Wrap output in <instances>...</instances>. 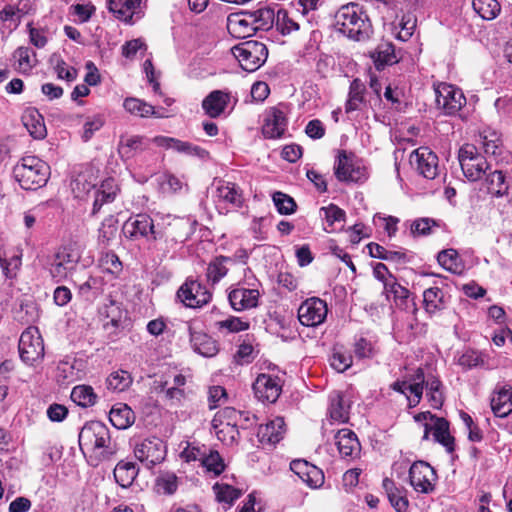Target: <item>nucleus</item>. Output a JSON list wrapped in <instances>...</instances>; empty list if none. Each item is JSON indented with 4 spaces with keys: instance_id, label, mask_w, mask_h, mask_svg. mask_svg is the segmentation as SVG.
I'll return each mask as SVG.
<instances>
[{
    "instance_id": "58836bf2",
    "label": "nucleus",
    "mask_w": 512,
    "mask_h": 512,
    "mask_svg": "<svg viewBox=\"0 0 512 512\" xmlns=\"http://www.w3.org/2000/svg\"><path fill=\"white\" fill-rule=\"evenodd\" d=\"M369 255L373 258L393 262L396 264H406L409 259L403 250H388L385 247L371 242L367 245Z\"/></svg>"
},
{
    "instance_id": "79ce46f5",
    "label": "nucleus",
    "mask_w": 512,
    "mask_h": 512,
    "mask_svg": "<svg viewBox=\"0 0 512 512\" xmlns=\"http://www.w3.org/2000/svg\"><path fill=\"white\" fill-rule=\"evenodd\" d=\"M423 304L427 313L434 314L446 306L444 292L438 287H431L423 292Z\"/></svg>"
},
{
    "instance_id": "09e8293b",
    "label": "nucleus",
    "mask_w": 512,
    "mask_h": 512,
    "mask_svg": "<svg viewBox=\"0 0 512 512\" xmlns=\"http://www.w3.org/2000/svg\"><path fill=\"white\" fill-rule=\"evenodd\" d=\"M474 11L484 20L495 19L500 11L501 5L497 0H473Z\"/></svg>"
},
{
    "instance_id": "ea45409f",
    "label": "nucleus",
    "mask_w": 512,
    "mask_h": 512,
    "mask_svg": "<svg viewBox=\"0 0 512 512\" xmlns=\"http://www.w3.org/2000/svg\"><path fill=\"white\" fill-rule=\"evenodd\" d=\"M139 473V468L131 461H120L114 468L115 481L123 488L130 487Z\"/></svg>"
},
{
    "instance_id": "7c9ffc66",
    "label": "nucleus",
    "mask_w": 512,
    "mask_h": 512,
    "mask_svg": "<svg viewBox=\"0 0 512 512\" xmlns=\"http://www.w3.org/2000/svg\"><path fill=\"white\" fill-rule=\"evenodd\" d=\"M99 316L103 321L104 328L108 329L110 326L118 328L125 316V311L120 303L109 299L99 308Z\"/></svg>"
},
{
    "instance_id": "2eb2a0df",
    "label": "nucleus",
    "mask_w": 512,
    "mask_h": 512,
    "mask_svg": "<svg viewBox=\"0 0 512 512\" xmlns=\"http://www.w3.org/2000/svg\"><path fill=\"white\" fill-rule=\"evenodd\" d=\"M327 313V303L318 297H311L300 305L298 319L304 326L316 327L325 321Z\"/></svg>"
},
{
    "instance_id": "0eeeda50",
    "label": "nucleus",
    "mask_w": 512,
    "mask_h": 512,
    "mask_svg": "<svg viewBox=\"0 0 512 512\" xmlns=\"http://www.w3.org/2000/svg\"><path fill=\"white\" fill-rule=\"evenodd\" d=\"M123 233L130 239L144 238L154 243L162 240L160 223L155 224L150 215L145 213L130 217L123 225Z\"/></svg>"
},
{
    "instance_id": "cd10ccee",
    "label": "nucleus",
    "mask_w": 512,
    "mask_h": 512,
    "mask_svg": "<svg viewBox=\"0 0 512 512\" xmlns=\"http://www.w3.org/2000/svg\"><path fill=\"white\" fill-rule=\"evenodd\" d=\"M285 422L281 417L269 421L264 425H260L257 431V437L261 444L274 446L282 440L285 434Z\"/></svg>"
},
{
    "instance_id": "0e129e2a",
    "label": "nucleus",
    "mask_w": 512,
    "mask_h": 512,
    "mask_svg": "<svg viewBox=\"0 0 512 512\" xmlns=\"http://www.w3.org/2000/svg\"><path fill=\"white\" fill-rule=\"evenodd\" d=\"M21 19V10L14 5H6L0 10V20L4 23H9V29H15L18 27Z\"/></svg>"
},
{
    "instance_id": "a211bd4d",
    "label": "nucleus",
    "mask_w": 512,
    "mask_h": 512,
    "mask_svg": "<svg viewBox=\"0 0 512 512\" xmlns=\"http://www.w3.org/2000/svg\"><path fill=\"white\" fill-rule=\"evenodd\" d=\"M215 202L218 207L238 209L244 202L240 187L229 181H219L215 190Z\"/></svg>"
},
{
    "instance_id": "20e7f679",
    "label": "nucleus",
    "mask_w": 512,
    "mask_h": 512,
    "mask_svg": "<svg viewBox=\"0 0 512 512\" xmlns=\"http://www.w3.org/2000/svg\"><path fill=\"white\" fill-rule=\"evenodd\" d=\"M197 220L191 217L167 216L160 224L164 252L174 251L178 245L186 242L195 232Z\"/></svg>"
},
{
    "instance_id": "bf43d9fd",
    "label": "nucleus",
    "mask_w": 512,
    "mask_h": 512,
    "mask_svg": "<svg viewBox=\"0 0 512 512\" xmlns=\"http://www.w3.org/2000/svg\"><path fill=\"white\" fill-rule=\"evenodd\" d=\"M214 430L217 438L226 445L235 443L239 436L236 423L221 422L219 425L217 424V429Z\"/></svg>"
},
{
    "instance_id": "f3484780",
    "label": "nucleus",
    "mask_w": 512,
    "mask_h": 512,
    "mask_svg": "<svg viewBox=\"0 0 512 512\" xmlns=\"http://www.w3.org/2000/svg\"><path fill=\"white\" fill-rule=\"evenodd\" d=\"M255 397L265 403H274L279 398L282 386L278 377L260 374L253 383Z\"/></svg>"
},
{
    "instance_id": "f8f14e48",
    "label": "nucleus",
    "mask_w": 512,
    "mask_h": 512,
    "mask_svg": "<svg viewBox=\"0 0 512 512\" xmlns=\"http://www.w3.org/2000/svg\"><path fill=\"white\" fill-rule=\"evenodd\" d=\"M436 104L446 115H455L466 104L462 90L454 85L441 83L435 89Z\"/></svg>"
},
{
    "instance_id": "4468645a",
    "label": "nucleus",
    "mask_w": 512,
    "mask_h": 512,
    "mask_svg": "<svg viewBox=\"0 0 512 512\" xmlns=\"http://www.w3.org/2000/svg\"><path fill=\"white\" fill-rule=\"evenodd\" d=\"M177 297L186 307L200 308L210 302L212 294L200 282L188 279L177 291Z\"/></svg>"
},
{
    "instance_id": "49530a36",
    "label": "nucleus",
    "mask_w": 512,
    "mask_h": 512,
    "mask_svg": "<svg viewBox=\"0 0 512 512\" xmlns=\"http://www.w3.org/2000/svg\"><path fill=\"white\" fill-rule=\"evenodd\" d=\"M71 400L81 407H90L96 403L97 395L89 385H77L71 391Z\"/></svg>"
},
{
    "instance_id": "6ab92c4d",
    "label": "nucleus",
    "mask_w": 512,
    "mask_h": 512,
    "mask_svg": "<svg viewBox=\"0 0 512 512\" xmlns=\"http://www.w3.org/2000/svg\"><path fill=\"white\" fill-rule=\"evenodd\" d=\"M142 0H108V10L118 20L133 24L143 16Z\"/></svg>"
},
{
    "instance_id": "8fccbe9b",
    "label": "nucleus",
    "mask_w": 512,
    "mask_h": 512,
    "mask_svg": "<svg viewBox=\"0 0 512 512\" xmlns=\"http://www.w3.org/2000/svg\"><path fill=\"white\" fill-rule=\"evenodd\" d=\"M124 109L132 115L139 117H149L155 114L152 105L138 98H126L123 102Z\"/></svg>"
},
{
    "instance_id": "e433bc0d",
    "label": "nucleus",
    "mask_w": 512,
    "mask_h": 512,
    "mask_svg": "<svg viewBox=\"0 0 512 512\" xmlns=\"http://www.w3.org/2000/svg\"><path fill=\"white\" fill-rule=\"evenodd\" d=\"M118 192V185L113 178H107L102 181L100 187L96 191L93 203V214L97 213L105 203L112 202Z\"/></svg>"
},
{
    "instance_id": "ddd939ff",
    "label": "nucleus",
    "mask_w": 512,
    "mask_h": 512,
    "mask_svg": "<svg viewBox=\"0 0 512 512\" xmlns=\"http://www.w3.org/2000/svg\"><path fill=\"white\" fill-rule=\"evenodd\" d=\"M412 168L426 179H435L439 173L437 155L428 147H419L410 154Z\"/></svg>"
},
{
    "instance_id": "864d4df0",
    "label": "nucleus",
    "mask_w": 512,
    "mask_h": 512,
    "mask_svg": "<svg viewBox=\"0 0 512 512\" xmlns=\"http://www.w3.org/2000/svg\"><path fill=\"white\" fill-rule=\"evenodd\" d=\"M427 397L432 408L440 409L444 403L442 383L436 377H431L426 381Z\"/></svg>"
},
{
    "instance_id": "774afa93",
    "label": "nucleus",
    "mask_w": 512,
    "mask_h": 512,
    "mask_svg": "<svg viewBox=\"0 0 512 512\" xmlns=\"http://www.w3.org/2000/svg\"><path fill=\"white\" fill-rule=\"evenodd\" d=\"M277 29L281 34L287 35L299 29V24L292 19L286 11H279L276 19Z\"/></svg>"
},
{
    "instance_id": "e2e57ef3",
    "label": "nucleus",
    "mask_w": 512,
    "mask_h": 512,
    "mask_svg": "<svg viewBox=\"0 0 512 512\" xmlns=\"http://www.w3.org/2000/svg\"><path fill=\"white\" fill-rule=\"evenodd\" d=\"M202 465L215 475L221 474L225 468L223 459L217 451H210L209 454L205 453Z\"/></svg>"
},
{
    "instance_id": "5fc2aeb1",
    "label": "nucleus",
    "mask_w": 512,
    "mask_h": 512,
    "mask_svg": "<svg viewBox=\"0 0 512 512\" xmlns=\"http://www.w3.org/2000/svg\"><path fill=\"white\" fill-rule=\"evenodd\" d=\"M35 53L28 47H19L13 53L16 60V70L21 73H29L35 65Z\"/></svg>"
},
{
    "instance_id": "dca6fc26",
    "label": "nucleus",
    "mask_w": 512,
    "mask_h": 512,
    "mask_svg": "<svg viewBox=\"0 0 512 512\" xmlns=\"http://www.w3.org/2000/svg\"><path fill=\"white\" fill-rule=\"evenodd\" d=\"M110 440L108 428L100 422H91L85 425L79 434L80 445L94 450L107 448Z\"/></svg>"
},
{
    "instance_id": "f257e3e1",
    "label": "nucleus",
    "mask_w": 512,
    "mask_h": 512,
    "mask_svg": "<svg viewBox=\"0 0 512 512\" xmlns=\"http://www.w3.org/2000/svg\"><path fill=\"white\" fill-rule=\"evenodd\" d=\"M334 26L337 31L356 41L370 37L372 25L368 15L357 3L342 5L334 15Z\"/></svg>"
},
{
    "instance_id": "052dcab7",
    "label": "nucleus",
    "mask_w": 512,
    "mask_h": 512,
    "mask_svg": "<svg viewBox=\"0 0 512 512\" xmlns=\"http://www.w3.org/2000/svg\"><path fill=\"white\" fill-rule=\"evenodd\" d=\"M439 223L432 218H419L410 225V231L413 236H427L432 233L433 227H439Z\"/></svg>"
},
{
    "instance_id": "c85d7f7f",
    "label": "nucleus",
    "mask_w": 512,
    "mask_h": 512,
    "mask_svg": "<svg viewBox=\"0 0 512 512\" xmlns=\"http://www.w3.org/2000/svg\"><path fill=\"white\" fill-rule=\"evenodd\" d=\"M491 408L495 416L507 417L512 412V386H497L491 399Z\"/></svg>"
},
{
    "instance_id": "1a4fd4ad",
    "label": "nucleus",
    "mask_w": 512,
    "mask_h": 512,
    "mask_svg": "<svg viewBox=\"0 0 512 512\" xmlns=\"http://www.w3.org/2000/svg\"><path fill=\"white\" fill-rule=\"evenodd\" d=\"M19 355L27 365H35L44 357V343L36 327H28L19 339Z\"/></svg>"
},
{
    "instance_id": "5701e85b",
    "label": "nucleus",
    "mask_w": 512,
    "mask_h": 512,
    "mask_svg": "<svg viewBox=\"0 0 512 512\" xmlns=\"http://www.w3.org/2000/svg\"><path fill=\"white\" fill-rule=\"evenodd\" d=\"M260 293L257 289L238 286L228 294V300L235 311H244L258 306Z\"/></svg>"
},
{
    "instance_id": "c756f323",
    "label": "nucleus",
    "mask_w": 512,
    "mask_h": 512,
    "mask_svg": "<svg viewBox=\"0 0 512 512\" xmlns=\"http://www.w3.org/2000/svg\"><path fill=\"white\" fill-rule=\"evenodd\" d=\"M336 445L342 458H356L361 446L356 434L350 429H341L335 435Z\"/></svg>"
},
{
    "instance_id": "3c124183",
    "label": "nucleus",
    "mask_w": 512,
    "mask_h": 512,
    "mask_svg": "<svg viewBox=\"0 0 512 512\" xmlns=\"http://www.w3.org/2000/svg\"><path fill=\"white\" fill-rule=\"evenodd\" d=\"M387 294L393 295L395 303L401 308H408V301L410 298V291L399 284L395 277H391V282L386 283L384 289Z\"/></svg>"
},
{
    "instance_id": "13d9d810",
    "label": "nucleus",
    "mask_w": 512,
    "mask_h": 512,
    "mask_svg": "<svg viewBox=\"0 0 512 512\" xmlns=\"http://www.w3.org/2000/svg\"><path fill=\"white\" fill-rule=\"evenodd\" d=\"M457 364L465 370L482 367L485 364L483 354L473 350H465L457 359Z\"/></svg>"
},
{
    "instance_id": "bb28decb",
    "label": "nucleus",
    "mask_w": 512,
    "mask_h": 512,
    "mask_svg": "<svg viewBox=\"0 0 512 512\" xmlns=\"http://www.w3.org/2000/svg\"><path fill=\"white\" fill-rule=\"evenodd\" d=\"M230 102V92L214 90L203 99L202 108L209 117L217 118L225 112Z\"/></svg>"
},
{
    "instance_id": "680f3d73",
    "label": "nucleus",
    "mask_w": 512,
    "mask_h": 512,
    "mask_svg": "<svg viewBox=\"0 0 512 512\" xmlns=\"http://www.w3.org/2000/svg\"><path fill=\"white\" fill-rule=\"evenodd\" d=\"M438 263L447 271L458 272V253L454 249L442 250L437 255Z\"/></svg>"
},
{
    "instance_id": "aec40b11",
    "label": "nucleus",
    "mask_w": 512,
    "mask_h": 512,
    "mask_svg": "<svg viewBox=\"0 0 512 512\" xmlns=\"http://www.w3.org/2000/svg\"><path fill=\"white\" fill-rule=\"evenodd\" d=\"M288 125L285 113L278 107L267 110L262 126V134L267 139L281 138Z\"/></svg>"
},
{
    "instance_id": "39448f33",
    "label": "nucleus",
    "mask_w": 512,
    "mask_h": 512,
    "mask_svg": "<svg viewBox=\"0 0 512 512\" xmlns=\"http://www.w3.org/2000/svg\"><path fill=\"white\" fill-rule=\"evenodd\" d=\"M231 52L247 72L258 70L267 60L268 49L262 42L249 40L232 47Z\"/></svg>"
},
{
    "instance_id": "9b49d317",
    "label": "nucleus",
    "mask_w": 512,
    "mask_h": 512,
    "mask_svg": "<svg viewBox=\"0 0 512 512\" xmlns=\"http://www.w3.org/2000/svg\"><path fill=\"white\" fill-rule=\"evenodd\" d=\"M166 453L164 442L157 437L144 439L134 446L135 457L149 469L160 464L165 459Z\"/></svg>"
},
{
    "instance_id": "69168bd1",
    "label": "nucleus",
    "mask_w": 512,
    "mask_h": 512,
    "mask_svg": "<svg viewBox=\"0 0 512 512\" xmlns=\"http://www.w3.org/2000/svg\"><path fill=\"white\" fill-rule=\"evenodd\" d=\"M156 486L159 492L166 495H172L178 488L177 476L173 473L164 474L157 479Z\"/></svg>"
},
{
    "instance_id": "f03ea898",
    "label": "nucleus",
    "mask_w": 512,
    "mask_h": 512,
    "mask_svg": "<svg viewBox=\"0 0 512 512\" xmlns=\"http://www.w3.org/2000/svg\"><path fill=\"white\" fill-rule=\"evenodd\" d=\"M82 258V248L77 243L58 247L47 259V270L54 282L59 283L73 275Z\"/></svg>"
},
{
    "instance_id": "412c9836",
    "label": "nucleus",
    "mask_w": 512,
    "mask_h": 512,
    "mask_svg": "<svg viewBox=\"0 0 512 512\" xmlns=\"http://www.w3.org/2000/svg\"><path fill=\"white\" fill-rule=\"evenodd\" d=\"M253 21L250 11L231 13L227 17V30L234 38L250 37L256 32Z\"/></svg>"
},
{
    "instance_id": "c03bdc74",
    "label": "nucleus",
    "mask_w": 512,
    "mask_h": 512,
    "mask_svg": "<svg viewBox=\"0 0 512 512\" xmlns=\"http://www.w3.org/2000/svg\"><path fill=\"white\" fill-rule=\"evenodd\" d=\"M365 86L359 79H354L349 88L348 99L345 103V112L351 113L360 109L364 103Z\"/></svg>"
},
{
    "instance_id": "a18cd8bd",
    "label": "nucleus",
    "mask_w": 512,
    "mask_h": 512,
    "mask_svg": "<svg viewBox=\"0 0 512 512\" xmlns=\"http://www.w3.org/2000/svg\"><path fill=\"white\" fill-rule=\"evenodd\" d=\"M487 192L495 197H502L508 193V185L505 182V175L500 170L487 174L485 178Z\"/></svg>"
},
{
    "instance_id": "de8ad7c7",
    "label": "nucleus",
    "mask_w": 512,
    "mask_h": 512,
    "mask_svg": "<svg viewBox=\"0 0 512 512\" xmlns=\"http://www.w3.org/2000/svg\"><path fill=\"white\" fill-rule=\"evenodd\" d=\"M250 14L252 16L253 26L255 28V31L263 30L267 31L269 30L275 21V12L273 9L269 7H261L255 11H250Z\"/></svg>"
},
{
    "instance_id": "4c0bfd02",
    "label": "nucleus",
    "mask_w": 512,
    "mask_h": 512,
    "mask_svg": "<svg viewBox=\"0 0 512 512\" xmlns=\"http://www.w3.org/2000/svg\"><path fill=\"white\" fill-rule=\"evenodd\" d=\"M382 486L388 496L389 502L397 512H407L409 501L404 490L396 487L393 480L385 478Z\"/></svg>"
},
{
    "instance_id": "393cba45",
    "label": "nucleus",
    "mask_w": 512,
    "mask_h": 512,
    "mask_svg": "<svg viewBox=\"0 0 512 512\" xmlns=\"http://www.w3.org/2000/svg\"><path fill=\"white\" fill-rule=\"evenodd\" d=\"M149 148L148 138L140 135L120 136L117 151L120 158L128 161Z\"/></svg>"
},
{
    "instance_id": "4be33fe9",
    "label": "nucleus",
    "mask_w": 512,
    "mask_h": 512,
    "mask_svg": "<svg viewBox=\"0 0 512 512\" xmlns=\"http://www.w3.org/2000/svg\"><path fill=\"white\" fill-rule=\"evenodd\" d=\"M188 333L194 352L208 358L218 354L219 344L210 335L196 331L191 323L188 324Z\"/></svg>"
},
{
    "instance_id": "b1692460",
    "label": "nucleus",
    "mask_w": 512,
    "mask_h": 512,
    "mask_svg": "<svg viewBox=\"0 0 512 512\" xmlns=\"http://www.w3.org/2000/svg\"><path fill=\"white\" fill-rule=\"evenodd\" d=\"M290 468L311 488H318L324 483L323 471L305 460H293Z\"/></svg>"
},
{
    "instance_id": "7ed1b4c3",
    "label": "nucleus",
    "mask_w": 512,
    "mask_h": 512,
    "mask_svg": "<svg viewBox=\"0 0 512 512\" xmlns=\"http://www.w3.org/2000/svg\"><path fill=\"white\" fill-rule=\"evenodd\" d=\"M13 176L24 190L43 187L50 176V167L36 156H25L14 166Z\"/></svg>"
},
{
    "instance_id": "f704fd0d",
    "label": "nucleus",
    "mask_w": 512,
    "mask_h": 512,
    "mask_svg": "<svg viewBox=\"0 0 512 512\" xmlns=\"http://www.w3.org/2000/svg\"><path fill=\"white\" fill-rule=\"evenodd\" d=\"M371 58L378 71L383 70L387 65H393L398 62L395 47L391 42L380 43L371 53Z\"/></svg>"
},
{
    "instance_id": "a878e982",
    "label": "nucleus",
    "mask_w": 512,
    "mask_h": 512,
    "mask_svg": "<svg viewBox=\"0 0 512 512\" xmlns=\"http://www.w3.org/2000/svg\"><path fill=\"white\" fill-rule=\"evenodd\" d=\"M154 142L159 147H163L166 149H172L178 153L189 155V156H196L198 158H205L208 155V152L190 142L182 141L176 138L172 137H166V136H158L154 138Z\"/></svg>"
},
{
    "instance_id": "6e6d98bb",
    "label": "nucleus",
    "mask_w": 512,
    "mask_h": 512,
    "mask_svg": "<svg viewBox=\"0 0 512 512\" xmlns=\"http://www.w3.org/2000/svg\"><path fill=\"white\" fill-rule=\"evenodd\" d=\"M213 490L218 502L225 503L228 506L233 505V503L242 495L241 490L226 483H216L213 486Z\"/></svg>"
},
{
    "instance_id": "603ef678",
    "label": "nucleus",
    "mask_w": 512,
    "mask_h": 512,
    "mask_svg": "<svg viewBox=\"0 0 512 512\" xmlns=\"http://www.w3.org/2000/svg\"><path fill=\"white\" fill-rule=\"evenodd\" d=\"M132 377L128 371L118 370L112 372L106 379V385L109 390L122 392L130 387Z\"/></svg>"
},
{
    "instance_id": "c9c22d12",
    "label": "nucleus",
    "mask_w": 512,
    "mask_h": 512,
    "mask_svg": "<svg viewBox=\"0 0 512 512\" xmlns=\"http://www.w3.org/2000/svg\"><path fill=\"white\" fill-rule=\"evenodd\" d=\"M432 432L435 441L445 447L448 453L454 452L455 439L450 434L449 422L445 418H435V422L432 424Z\"/></svg>"
},
{
    "instance_id": "a19ab883",
    "label": "nucleus",
    "mask_w": 512,
    "mask_h": 512,
    "mask_svg": "<svg viewBox=\"0 0 512 512\" xmlns=\"http://www.w3.org/2000/svg\"><path fill=\"white\" fill-rule=\"evenodd\" d=\"M480 139L485 154L494 157L502 154V140L500 134L497 131L485 129L480 133Z\"/></svg>"
},
{
    "instance_id": "37998d69",
    "label": "nucleus",
    "mask_w": 512,
    "mask_h": 512,
    "mask_svg": "<svg viewBox=\"0 0 512 512\" xmlns=\"http://www.w3.org/2000/svg\"><path fill=\"white\" fill-rule=\"evenodd\" d=\"M234 260L226 256H218L214 258L207 267L206 276L209 282L213 285L217 284L223 277L228 273V263H232Z\"/></svg>"
},
{
    "instance_id": "4d7b16f0",
    "label": "nucleus",
    "mask_w": 512,
    "mask_h": 512,
    "mask_svg": "<svg viewBox=\"0 0 512 512\" xmlns=\"http://www.w3.org/2000/svg\"><path fill=\"white\" fill-rule=\"evenodd\" d=\"M273 203L278 211L282 215H290L296 211L297 204L295 200L283 192L277 191L272 195Z\"/></svg>"
},
{
    "instance_id": "473e14b6",
    "label": "nucleus",
    "mask_w": 512,
    "mask_h": 512,
    "mask_svg": "<svg viewBox=\"0 0 512 512\" xmlns=\"http://www.w3.org/2000/svg\"><path fill=\"white\" fill-rule=\"evenodd\" d=\"M22 121L34 139H44L46 137L47 130L44 118L38 110L35 108L27 109L22 116Z\"/></svg>"
},
{
    "instance_id": "9d476101",
    "label": "nucleus",
    "mask_w": 512,
    "mask_h": 512,
    "mask_svg": "<svg viewBox=\"0 0 512 512\" xmlns=\"http://www.w3.org/2000/svg\"><path fill=\"white\" fill-rule=\"evenodd\" d=\"M437 478L434 468L425 461H415L409 468V482L416 492L432 493Z\"/></svg>"
},
{
    "instance_id": "72a5a7b5",
    "label": "nucleus",
    "mask_w": 512,
    "mask_h": 512,
    "mask_svg": "<svg viewBox=\"0 0 512 512\" xmlns=\"http://www.w3.org/2000/svg\"><path fill=\"white\" fill-rule=\"evenodd\" d=\"M329 414L332 420L345 423L349 420L350 401L342 392L333 391L330 394Z\"/></svg>"
},
{
    "instance_id": "6e6552de",
    "label": "nucleus",
    "mask_w": 512,
    "mask_h": 512,
    "mask_svg": "<svg viewBox=\"0 0 512 512\" xmlns=\"http://www.w3.org/2000/svg\"><path fill=\"white\" fill-rule=\"evenodd\" d=\"M458 160L464 176L472 182L480 180L490 169L485 157L472 144H465L459 149Z\"/></svg>"
},
{
    "instance_id": "423d86ee",
    "label": "nucleus",
    "mask_w": 512,
    "mask_h": 512,
    "mask_svg": "<svg viewBox=\"0 0 512 512\" xmlns=\"http://www.w3.org/2000/svg\"><path fill=\"white\" fill-rule=\"evenodd\" d=\"M334 174L341 182H363L367 172L361 160L354 153L339 150L334 162Z\"/></svg>"
},
{
    "instance_id": "2f4dec72",
    "label": "nucleus",
    "mask_w": 512,
    "mask_h": 512,
    "mask_svg": "<svg viewBox=\"0 0 512 512\" xmlns=\"http://www.w3.org/2000/svg\"><path fill=\"white\" fill-rule=\"evenodd\" d=\"M134 411L125 403H116L109 412V420L117 429H127L135 422Z\"/></svg>"
},
{
    "instance_id": "338daca9",
    "label": "nucleus",
    "mask_w": 512,
    "mask_h": 512,
    "mask_svg": "<svg viewBox=\"0 0 512 512\" xmlns=\"http://www.w3.org/2000/svg\"><path fill=\"white\" fill-rule=\"evenodd\" d=\"M219 330L226 329L228 332L236 333L249 329V322L243 321L238 317H229L225 320L216 322Z\"/></svg>"
}]
</instances>
